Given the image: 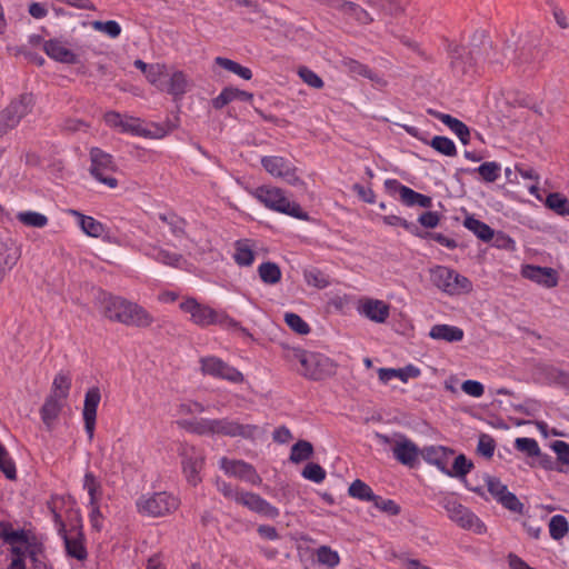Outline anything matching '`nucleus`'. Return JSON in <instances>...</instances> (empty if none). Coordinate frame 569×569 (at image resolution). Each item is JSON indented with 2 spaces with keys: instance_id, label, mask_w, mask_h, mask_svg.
Wrapping results in <instances>:
<instances>
[{
  "instance_id": "obj_1",
  "label": "nucleus",
  "mask_w": 569,
  "mask_h": 569,
  "mask_svg": "<svg viewBox=\"0 0 569 569\" xmlns=\"http://www.w3.org/2000/svg\"><path fill=\"white\" fill-rule=\"evenodd\" d=\"M102 312L111 321L126 326L148 328L154 322L153 316L142 306L118 296L103 298Z\"/></svg>"
},
{
  "instance_id": "obj_2",
  "label": "nucleus",
  "mask_w": 569,
  "mask_h": 569,
  "mask_svg": "<svg viewBox=\"0 0 569 569\" xmlns=\"http://www.w3.org/2000/svg\"><path fill=\"white\" fill-rule=\"evenodd\" d=\"M10 563L7 569H33L38 568L40 557L43 553V545L34 533L20 529V536L10 545Z\"/></svg>"
},
{
  "instance_id": "obj_3",
  "label": "nucleus",
  "mask_w": 569,
  "mask_h": 569,
  "mask_svg": "<svg viewBox=\"0 0 569 569\" xmlns=\"http://www.w3.org/2000/svg\"><path fill=\"white\" fill-rule=\"evenodd\" d=\"M179 308L182 312L189 315V320L193 325L202 328L212 325H218L226 329L239 327V322L224 311L214 310L210 306L200 303L192 297H188L181 301Z\"/></svg>"
},
{
  "instance_id": "obj_4",
  "label": "nucleus",
  "mask_w": 569,
  "mask_h": 569,
  "mask_svg": "<svg viewBox=\"0 0 569 569\" xmlns=\"http://www.w3.org/2000/svg\"><path fill=\"white\" fill-rule=\"evenodd\" d=\"M251 196L269 210L280 212L299 220H309V214L302 210L299 203L290 201L284 191L277 187L260 186L252 191Z\"/></svg>"
},
{
  "instance_id": "obj_5",
  "label": "nucleus",
  "mask_w": 569,
  "mask_h": 569,
  "mask_svg": "<svg viewBox=\"0 0 569 569\" xmlns=\"http://www.w3.org/2000/svg\"><path fill=\"white\" fill-rule=\"evenodd\" d=\"M439 505L446 510L448 518L461 529L472 531L476 535H485L487 532L485 522L455 496H443L439 500Z\"/></svg>"
},
{
  "instance_id": "obj_6",
  "label": "nucleus",
  "mask_w": 569,
  "mask_h": 569,
  "mask_svg": "<svg viewBox=\"0 0 569 569\" xmlns=\"http://www.w3.org/2000/svg\"><path fill=\"white\" fill-rule=\"evenodd\" d=\"M430 279L438 289L451 296L468 293L472 290V283L467 277L446 266L431 268Z\"/></svg>"
},
{
  "instance_id": "obj_7",
  "label": "nucleus",
  "mask_w": 569,
  "mask_h": 569,
  "mask_svg": "<svg viewBox=\"0 0 569 569\" xmlns=\"http://www.w3.org/2000/svg\"><path fill=\"white\" fill-rule=\"evenodd\" d=\"M139 513L149 517H163L179 507V500L168 492L141 496L136 502Z\"/></svg>"
},
{
  "instance_id": "obj_8",
  "label": "nucleus",
  "mask_w": 569,
  "mask_h": 569,
  "mask_svg": "<svg viewBox=\"0 0 569 569\" xmlns=\"http://www.w3.org/2000/svg\"><path fill=\"white\" fill-rule=\"evenodd\" d=\"M297 370L307 379L322 380L336 373L337 365L322 353L307 351L306 357L302 359L301 368Z\"/></svg>"
},
{
  "instance_id": "obj_9",
  "label": "nucleus",
  "mask_w": 569,
  "mask_h": 569,
  "mask_svg": "<svg viewBox=\"0 0 569 569\" xmlns=\"http://www.w3.org/2000/svg\"><path fill=\"white\" fill-rule=\"evenodd\" d=\"M178 455L181 458L182 472L191 486L201 482L200 472L204 465L203 452L189 443H180Z\"/></svg>"
},
{
  "instance_id": "obj_10",
  "label": "nucleus",
  "mask_w": 569,
  "mask_h": 569,
  "mask_svg": "<svg viewBox=\"0 0 569 569\" xmlns=\"http://www.w3.org/2000/svg\"><path fill=\"white\" fill-rule=\"evenodd\" d=\"M89 156L91 161L90 173L92 177L111 189L117 188L118 180L110 176L117 168L113 157L97 147L90 149Z\"/></svg>"
},
{
  "instance_id": "obj_11",
  "label": "nucleus",
  "mask_w": 569,
  "mask_h": 569,
  "mask_svg": "<svg viewBox=\"0 0 569 569\" xmlns=\"http://www.w3.org/2000/svg\"><path fill=\"white\" fill-rule=\"evenodd\" d=\"M200 371L204 376H210L216 379L226 380L231 383H243L244 376L237 368L230 366L221 358L216 356L202 357L199 360Z\"/></svg>"
},
{
  "instance_id": "obj_12",
  "label": "nucleus",
  "mask_w": 569,
  "mask_h": 569,
  "mask_svg": "<svg viewBox=\"0 0 569 569\" xmlns=\"http://www.w3.org/2000/svg\"><path fill=\"white\" fill-rule=\"evenodd\" d=\"M33 98L31 94H21L18 99L0 112V137L16 128L22 118L32 109Z\"/></svg>"
},
{
  "instance_id": "obj_13",
  "label": "nucleus",
  "mask_w": 569,
  "mask_h": 569,
  "mask_svg": "<svg viewBox=\"0 0 569 569\" xmlns=\"http://www.w3.org/2000/svg\"><path fill=\"white\" fill-rule=\"evenodd\" d=\"M263 169L274 178L281 179L291 186L302 184L293 164L278 156H267L261 159Z\"/></svg>"
},
{
  "instance_id": "obj_14",
  "label": "nucleus",
  "mask_w": 569,
  "mask_h": 569,
  "mask_svg": "<svg viewBox=\"0 0 569 569\" xmlns=\"http://www.w3.org/2000/svg\"><path fill=\"white\" fill-rule=\"evenodd\" d=\"M485 482L488 491L497 502L512 512H522L523 505L515 493L508 490L507 486L502 483L500 479L487 476Z\"/></svg>"
},
{
  "instance_id": "obj_15",
  "label": "nucleus",
  "mask_w": 569,
  "mask_h": 569,
  "mask_svg": "<svg viewBox=\"0 0 569 569\" xmlns=\"http://www.w3.org/2000/svg\"><path fill=\"white\" fill-rule=\"evenodd\" d=\"M219 467L230 477L238 478L250 485L257 486L261 483V478L254 467L243 460L228 459L222 457L219 460Z\"/></svg>"
},
{
  "instance_id": "obj_16",
  "label": "nucleus",
  "mask_w": 569,
  "mask_h": 569,
  "mask_svg": "<svg viewBox=\"0 0 569 569\" xmlns=\"http://www.w3.org/2000/svg\"><path fill=\"white\" fill-rule=\"evenodd\" d=\"M385 188L391 194L398 193L400 200L408 207L418 206L428 209L432 206V199L430 197L401 184L396 179H387L385 181Z\"/></svg>"
},
{
  "instance_id": "obj_17",
  "label": "nucleus",
  "mask_w": 569,
  "mask_h": 569,
  "mask_svg": "<svg viewBox=\"0 0 569 569\" xmlns=\"http://www.w3.org/2000/svg\"><path fill=\"white\" fill-rule=\"evenodd\" d=\"M103 119L107 126L118 129L121 132L140 137H150V132L142 127V123L138 118L122 116L117 111H108L104 113Z\"/></svg>"
},
{
  "instance_id": "obj_18",
  "label": "nucleus",
  "mask_w": 569,
  "mask_h": 569,
  "mask_svg": "<svg viewBox=\"0 0 569 569\" xmlns=\"http://www.w3.org/2000/svg\"><path fill=\"white\" fill-rule=\"evenodd\" d=\"M392 453L401 465L412 468L418 463L421 450L412 440L403 435H398L393 441Z\"/></svg>"
},
{
  "instance_id": "obj_19",
  "label": "nucleus",
  "mask_w": 569,
  "mask_h": 569,
  "mask_svg": "<svg viewBox=\"0 0 569 569\" xmlns=\"http://www.w3.org/2000/svg\"><path fill=\"white\" fill-rule=\"evenodd\" d=\"M101 400V393L99 388L92 387L87 390L84 396V403L82 410V417L84 421V430L91 441L94 436L97 409Z\"/></svg>"
},
{
  "instance_id": "obj_20",
  "label": "nucleus",
  "mask_w": 569,
  "mask_h": 569,
  "mask_svg": "<svg viewBox=\"0 0 569 569\" xmlns=\"http://www.w3.org/2000/svg\"><path fill=\"white\" fill-rule=\"evenodd\" d=\"M237 503L269 519H274L279 516L278 508L253 492H241V496L237 497Z\"/></svg>"
},
{
  "instance_id": "obj_21",
  "label": "nucleus",
  "mask_w": 569,
  "mask_h": 569,
  "mask_svg": "<svg viewBox=\"0 0 569 569\" xmlns=\"http://www.w3.org/2000/svg\"><path fill=\"white\" fill-rule=\"evenodd\" d=\"M521 274L545 288H553L558 284L557 271L550 267L526 264L521 269Z\"/></svg>"
},
{
  "instance_id": "obj_22",
  "label": "nucleus",
  "mask_w": 569,
  "mask_h": 569,
  "mask_svg": "<svg viewBox=\"0 0 569 569\" xmlns=\"http://www.w3.org/2000/svg\"><path fill=\"white\" fill-rule=\"evenodd\" d=\"M256 429L257 428L254 426H244L228 418L213 419L214 435L250 438L253 436Z\"/></svg>"
},
{
  "instance_id": "obj_23",
  "label": "nucleus",
  "mask_w": 569,
  "mask_h": 569,
  "mask_svg": "<svg viewBox=\"0 0 569 569\" xmlns=\"http://www.w3.org/2000/svg\"><path fill=\"white\" fill-rule=\"evenodd\" d=\"M358 311L373 322L383 323L390 316V306L382 300L365 299L359 303Z\"/></svg>"
},
{
  "instance_id": "obj_24",
  "label": "nucleus",
  "mask_w": 569,
  "mask_h": 569,
  "mask_svg": "<svg viewBox=\"0 0 569 569\" xmlns=\"http://www.w3.org/2000/svg\"><path fill=\"white\" fill-rule=\"evenodd\" d=\"M453 451L443 446H429L421 449L422 459L446 475Z\"/></svg>"
},
{
  "instance_id": "obj_25",
  "label": "nucleus",
  "mask_w": 569,
  "mask_h": 569,
  "mask_svg": "<svg viewBox=\"0 0 569 569\" xmlns=\"http://www.w3.org/2000/svg\"><path fill=\"white\" fill-rule=\"evenodd\" d=\"M141 251L144 256L153 259L162 264L178 268L183 261V257L179 253L171 252L151 243H141Z\"/></svg>"
},
{
  "instance_id": "obj_26",
  "label": "nucleus",
  "mask_w": 569,
  "mask_h": 569,
  "mask_svg": "<svg viewBox=\"0 0 569 569\" xmlns=\"http://www.w3.org/2000/svg\"><path fill=\"white\" fill-rule=\"evenodd\" d=\"M46 53L56 61L73 64L78 62V56L70 50L64 42L51 39L43 44Z\"/></svg>"
},
{
  "instance_id": "obj_27",
  "label": "nucleus",
  "mask_w": 569,
  "mask_h": 569,
  "mask_svg": "<svg viewBox=\"0 0 569 569\" xmlns=\"http://www.w3.org/2000/svg\"><path fill=\"white\" fill-rule=\"evenodd\" d=\"M19 258L20 251L11 240H0V284Z\"/></svg>"
},
{
  "instance_id": "obj_28",
  "label": "nucleus",
  "mask_w": 569,
  "mask_h": 569,
  "mask_svg": "<svg viewBox=\"0 0 569 569\" xmlns=\"http://www.w3.org/2000/svg\"><path fill=\"white\" fill-rule=\"evenodd\" d=\"M67 213L74 217L80 229L89 237L100 238L104 231V226L93 217L86 216L76 209H68Z\"/></svg>"
},
{
  "instance_id": "obj_29",
  "label": "nucleus",
  "mask_w": 569,
  "mask_h": 569,
  "mask_svg": "<svg viewBox=\"0 0 569 569\" xmlns=\"http://www.w3.org/2000/svg\"><path fill=\"white\" fill-rule=\"evenodd\" d=\"M189 89V81L187 76L180 71L174 70L169 73L163 84L162 92H167L174 98H181Z\"/></svg>"
},
{
  "instance_id": "obj_30",
  "label": "nucleus",
  "mask_w": 569,
  "mask_h": 569,
  "mask_svg": "<svg viewBox=\"0 0 569 569\" xmlns=\"http://www.w3.org/2000/svg\"><path fill=\"white\" fill-rule=\"evenodd\" d=\"M421 371L413 365H408L403 368H381L378 371L379 380L383 383H388L393 378L400 379L402 382H407L410 378H418Z\"/></svg>"
},
{
  "instance_id": "obj_31",
  "label": "nucleus",
  "mask_w": 569,
  "mask_h": 569,
  "mask_svg": "<svg viewBox=\"0 0 569 569\" xmlns=\"http://www.w3.org/2000/svg\"><path fill=\"white\" fill-rule=\"evenodd\" d=\"M67 405V401L59 399L53 396H48L40 409V415L43 423L51 428L54 421L58 419L62 408Z\"/></svg>"
},
{
  "instance_id": "obj_32",
  "label": "nucleus",
  "mask_w": 569,
  "mask_h": 569,
  "mask_svg": "<svg viewBox=\"0 0 569 569\" xmlns=\"http://www.w3.org/2000/svg\"><path fill=\"white\" fill-rule=\"evenodd\" d=\"M342 66L352 76L367 78L379 86L386 84V81L378 73L373 72L368 66L362 64L352 58H345L342 60Z\"/></svg>"
},
{
  "instance_id": "obj_33",
  "label": "nucleus",
  "mask_w": 569,
  "mask_h": 569,
  "mask_svg": "<svg viewBox=\"0 0 569 569\" xmlns=\"http://www.w3.org/2000/svg\"><path fill=\"white\" fill-rule=\"evenodd\" d=\"M465 332L461 328L450 325H435L429 331V337L433 340H443L446 342H458L463 339Z\"/></svg>"
},
{
  "instance_id": "obj_34",
  "label": "nucleus",
  "mask_w": 569,
  "mask_h": 569,
  "mask_svg": "<svg viewBox=\"0 0 569 569\" xmlns=\"http://www.w3.org/2000/svg\"><path fill=\"white\" fill-rule=\"evenodd\" d=\"M253 96L250 92L228 87L224 88L213 100L212 106L214 109H222L228 103L234 101V100H241V101H250L252 100Z\"/></svg>"
},
{
  "instance_id": "obj_35",
  "label": "nucleus",
  "mask_w": 569,
  "mask_h": 569,
  "mask_svg": "<svg viewBox=\"0 0 569 569\" xmlns=\"http://www.w3.org/2000/svg\"><path fill=\"white\" fill-rule=\"evenodd\" d=\"M234 262L240 267H250L254 261L253 244L248 239L234 242Z\"/></svg>"
},
{
  "instance_id": "obj_36",
  "label": "nucleus",
  "mask_w": 569,
  "mask_h": 569,
  "mask_svg": "<svg viewBox=\"0 0 569 569\" xmlns=\"http://www.w3.org/2000/svg\"><path fill=\"white\" fill-rule=\"evenodd\" d=\"M436 117L459 138L462 144L466 146L469 143L470 130L462 121L441 112L437 113Z\"/></svg>"
},
{
  "instance_id": "obj_37",
  "label": "nucleus",
  "mask_w": 569,
  "mask_h": 569,
  "mask_svg": "<svg viewBox=\"0 0 569 569\" xmlns=\"http://www.w3.org/2000/svg\"><path fill=\"white\" fill-rule=\"evenodd\" d=\"M178 425L187 431L199 436H214L213 419L200 418L193 420H182L178 421Z\"/></svg>"
},
{
  "instance_id": "obj_38",
  "label": "nucleus",
  "mask_w": 569,
  "mask_h": 569,
  "mask_svg": "<svg viewBox=\"0 0 569 569\" xmlns=\"http://www.w3.org/2000/svg\"><path fill=\"white\" fill-rule=\"evenodd\" d=\"M82 487L88 492L89 505L100 503L102 498V485L93 472L87 471L84 473Z\"/></svg>"
},
{
  "instance_id": "obj_39",
  "label": "nucleus",
  "mask_w": 569,
  "mask_h": 569,
  "mask_svg": "<svg viewBox=\"0 0 569 569\" xmlns=\"http://www.w3.org/2000/svg\"><path fill=\"white\" fill-rule=\"evenodd\" d=\"M71 389V376L67 372L60 371L53 378L50 396L59 399L68 400Z\"/></svg>"
},
{
  "instance_id": "obj_40",
  "label": "nucleus",
  "mask_w": 569,
  "mask_h": 569,
  "mask_svg": "<svg viewBox=\"0 0 569 569\" xmlns=\"http://www.w3.org/2000/svg\"><path fill=\"white\" fill-rule=\"evenodd\" d=\"M341 12L360 24H369L373 21V18L366 9L352 1L343 2Z\"/></svg>"
},
{
  "instance_id": "obj_41",
  "label": "nucleus",
  "mask_w": 569,
  "mask_h": 569,
  "mask_svg": "<svg viewBox=\"0 0 569 569\" xmlns=\"http://www.w3.org/2000/svg\"><path fill=\"white\" fill-rule=\"evenodd\" d=\"M463 226L483 241H489L493 237V230L487 223L476 219L475 217H466Z\"/></svg>"
},
{
  "instance_id": "obj_42",
  "label": "nucleus",
  "mask_w": 569,
  "mask_h": 569,
  "mask_svg": "<svg viewBox=\"0 0 569 569\" xmlns=\"http://www.w3.org/2000/svg\"><path fill=\"white\" fill-rule=\"evenodd\" d=\"M258 274L266 284H276L281 280V270L274 262H262L258 267Z\"/></svg>"
},
{
  "instance_id": "obj_43",
  "label": "nucleus",
  "mask_w": 569,
  "mask_h": 569,
  "mask_svg": "<svg viewBox=\"0 0 569 569\" xmlns=\"http://www.w3.org/2000/svg\"><path fill=\"white\" fill-rule=\"evenodd\" d=\"M543 51L538 46H530L528 48H521V51L518 57V62L520 64H528L532 68L540 66L543 60Z\"/></svg>"
},
{
  "instance_id": "obj_44",
  "label": "nucleus",
  "mask_w": 569,
  "mask_h": 569,
  "mask_svg": "<svg viewBox=\"0 0 569 569\" xmlns=\"http://www.w3.org/2000/svg\"><path fill=\"white\" fill-rule=\"evenodd\" d=\"M169 76L167 66L163 63H151L146 78L150 84L156 87L159 91L163 89L167 77Z\"/></svg>"
},
{
  "instance_id": "obj_45",
  "label": "nucleus",
  "mask_w": 569,
  "mask_h": 569,
  "mask_svg": "<svg viewBox=\"0 0 569 569\" xmlns=\"http://www.w3.org/2000/svg\"><path fill=\"white\" fill-rule=\"evenodd\" d=\"M16 217L23 226L30 228H44L49 222L46 214L31 210L20 211Z\"/></svg>"
},
{
  "instance_id": "obj_46",
  "label": "nucleus",
  "mask_w": 569,
  "mask_h": 569,
  "mask_svg": "<svg viewBox=\"0 0 569 569\" xmlns=\"http://www.w3.org/2000/svg\"><path fill=\"white\" fill-rule=\"evenodd\" d=\"M348 493L350 497L356 498L361 501H373L376 499L375 492L372 489L362 480L356 479L348 489Z\"/></svg>"
},
{
  "instance_id": "obj_47",
  "label": "nucleus",
  "mask_w": 569,
  "mask_h": 569,
  "mask_svg": "<svg viewBox=\"0 0 569 569\" xmlns=\"http://www.w3.org/2000/svg\"><path fill=\"white\" fill-rule=\"evenodd\" d=\"M303 279L308 286L317 289H325L330 284L328 276L313 267L303 270Z\"/></svg>"
},
{
  "instance_id": "obj_48",
  "label": "nucleus",
  "mask_w": 569,
  "mask_h": 569,
  "mask_svg": "<svg viewBox=\"0 0 569 569\" xmlns=\"http://www.w3.org/2000/svg\"><path fill=\"white\" fill-rule=\"evenodd\" d=\"M313 455V447L311 442L307 440H299L296 442L290 452V461L293 463H300L308 460Z\"/></svg>"
},
{
  "instance_id": "obj_49",
  "label": "nucleus",
  "mask_w": 569,
  "mask_h": 569,
  "mask_svg": "<svg viewBox=\"0 0 569 569\" xmlns=\"http://www.w3.org/2000/svg\"><path fill=\"white\" fill-rule=\"evenodd\" d=\"M216 63L221 68L239 76L244 80H250L252 78V72L249 68L241 66L240 63L222 57L216 58Z\"/></svg>"
},
{
  "instance_id": "obj_50",
  "label": "nucleus",
  "mask_w": 569,
  "mask_h": 569,
  "mask_svg": "<svg viewBox=\"0 0 569 569\" xmlns=\"http://www.w3.org/2000/svg\"><path fill=\"white\" fill-rule=\"evenodd\" d=\"M429 144L439 153L447 157H455L457 154V148L455 142L443 136H435Z\"/></svg>"
},
{
  "instance_id": "obj_51",
  "label": "nucleus",
  "mask_w": 569,
  "mask_h": 569,
  "mask_svg": "<svg viewBox=\"0 0 569 569\" xmlns=\"http://www.w3.org/2000/svg\"><path fill=\"white\" fill-rule=\"evenodd\" d=\"M568 521L562 515H555L549 520V533L555 540L562 539L568 532Z\"/></svg>"
},
{
  "instance_id": "obj_52",
  "label": "nucleus",
  "mask_w": 569,
  "mask_h": 569,
  "mask_svg": "<svg viewBox=\"0 0 569 569\" xmlns=\"http://www.w3.org/2000/svg\"><path fill=\"white\" fill-rule=\"evenodd\" d=\"M546 206L560 216L569 214V201L565 196L558 192L548 194Z\"/></svg>"
},
{
  "instance_id": "obj_53",
  "label": "nucleus",
  "mask_w": 569,
  "mask_h": 569,
  "mask_svg": "<svg viewBox=\"0 0 569 569\" xmlns=\"http://www.w3.org/2000/svg\"><path fill=\"white\" fill-rule=\"evenodd\" d=\"M317 560L320 565L335 568L340 562V556L328 546H321L316 550Z\"/></svg>"
},
{
  "instance_id": "obj_54",
  "label": "nucleus",
  "mask_w": 569,
  "mask_h": 569,
  "mask_svg": "<svg viewBox=\"0 0 569 569\" xmlns=\"http://www.w3.org/2000/svg\"><path fill=\"white\" fill-rule=\"evenodd\" d=\"M478 172L486 182H495L500 177L501 166L496 161H488L472 170Z\"/></svg>"
},
{
  "instance_id": "obj_55",
  "label": "nucleus",
  "mask_w": 569,
  "mask_h": 569,
  "mask_svg": "<svg viewBox=\"0 0 569 569\" xmlns=\"http://www.w3.org/2000/svg\"><path fill=\"white\" fill-rule=\"evenodd\" d=\"M472 467V462L468 460L465 455H459L456 457L452 468L450 469L448 467V472H446V475L450 477H465L470 472Z\"/></svg>"
},
{
  "instance_id": "obj_56",
  "label": "nucleus",
  "mask_w": 569,
  "mask_h": 569,
  "mask_svg": "<svg viewBox=\"0 0 569 569\" xmlns=\"http://www.w3.org/2000/svg\"><path fill=\"white\" fill-rule=\"evenodd\" d=\"M515 448L518 451L526 453L528 457L541 456L539 445L533 438H517L515 440Z\"/></svg>"
},
{
  "instance_id": "obj_57",
  "label": "nucleus",
  "mask_w": 569,
  "mask_h": 569,
  "mask_svg": "<svg viewBox=\"0 0 569 569\" xmlns=\"http://www.w3.org/2000/svg\"><path fill=\"white\" fill-rule=\"evenodd\" d=\"M91 27L93 30L102 32L110 37L111 39H116L121 33V27L120 24L114 20H108V21H92Z\"/></svg>"
},
{
  "instance_id": "obj_58",
  "label": "nucleus",
  "mask_w": 569,
  "mask_h": 569,
  "mask_svg": "<svg viewBox=\"0 0 569 569\" xmlns=\"http://www.w3.org/2000/svg\"><path fill=\"white\" fill-rule=\"evenodd\" d=\"M64 545L69 556L77 560L86 559L87 550L79 538H72L64 535Z\"/></svg>"
},
{
  "instance_id": "obj_59",
  "label": "nucleus",
  "mask_w": 569,
  "mask_h": 569,
  "mask_svg": "<svg viewBox=\"0 0 569 569\" xmlns=\"http://www.w3.org/2000/svg\"><path fill=\"white\" fill-rule=\"evenodd\" d=\"M159 219L169 226L173 236L181 237L184 234L186 221L174 213H160Z\"/></svg>"
},
{
  "instance_id": "obj_60",
  "label": "nucleus",
  "mask_w": 569,
  "mask_h": 569,
  "mask_svg": "<svg viewBox=\"0 0 569 569\" xmlns=\"http://www.w3.org/2000/svg\"><path fill=\"white\" fill-rule=\"evenodd\" d=\"M516 170L525 180L529 181V183L527 184L529 192L531 194H537L539 190V177L535 169L530 167L516 166Z\"/></svg>"
},
{
  "instance_id": "obj_61",
  "label": "nucleus",
  "mask_w": 569,
  "mask_h": 569,
  "mask_svg": "<svg viewBox=\"0 0 569 569\" xmlns=\"http://www.w3.org/2000/svg\"><path fill=\"white\" fill-rule=\"evenodd\" d=\"M284 321L290 329L299 335H307L310 331L309 325L297 313H286Z\"/></svg>"
},
{
  "instance_id": "obj_62",
  "label": "nucleus",
  "mask_w": 569,
  "mask_h": 569,
  "mask_svg": "<svg viewBox=\"0 0 569 569\" xmlns=\"http://www.w3.org/2000/svg\"><path fill=\"white\" fill-rule=\"evenodd\" d=\"M0 470L10 480L16 479V477H17V470H16L14 462L12 461L8 451L1 443H0Z\"/></svg>"
},
{
  "instance_id": "obj_63",
  "label": "nucleus",
  "mask_w": 569,
  "mask_h": 569,
  "mask_svg": "<svg viewBox=\"0 0 569 569\" xmlns=\"http://www.w3.org/2000/svg\"><path fill=\"white\" fill-rule=\"evenodd\" d=\"M302 477L312 482L320 483L326 478V470L318 463L310 462L302 470Z\"/></svg>"
},
{
  "instance_id": "obj_64",
  "label": "nucleus",
  "mask_w": 569,
  "mask_h": 569,
  "mask_svg": "<svg viewBox=\"0 0 569 569\" xmlns=\"http://www.w3.org/2000/svg\"><path fill=\"white\" fill-rule=\"evenodd\" d=\"M496 442L493 438L489 435L482 433L479 437L477 451L485 458H491L495 453Z\"/></svg>"
}]
</instances>
